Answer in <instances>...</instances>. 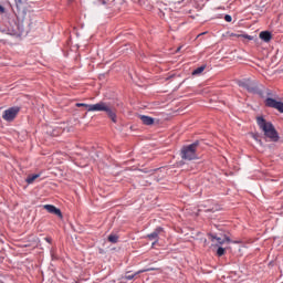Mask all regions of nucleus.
<instances>
[{"mask_svg":"<svg viewBox=\"0 0 283 283\" xmlns=\"http://www.w3.org/2000/svg\"><path fill=\"white\" fill-rule=\"evenodd\" d=\"M256 124L260 129H262L264 138H268L270 143H277V140H280V135L277 134L275 126H273V123L266 122L264 117L259 116L256 117Z\"/></svg>","mask_w":283,"mask_h":283,"instance_id":"obj_1","label":"nucleus"},{"mask_svg":"<svg viewBox=\"0 0 283 283\" xmlns=\"http://www.w3.org/2000/svg\"><path fill=\"white\" fill-rule=\"evenodd\" d=\"M88 111L105 112L106 116L112 120V123H118V109H116V107L112 106L109 103L99 102L93 106H90Z\"/></svg>","mask_w":283,"mask_h":283,"instance_id":"obj_2","label":"nucleus"},{"mask_svg":"<svg viewBox=\"0 0 283 283\" xmlns=\"http://www.w3.org/2000/svg\"><path fill=\"white\" fill-rule=\"evenodd\" d=\"M200 145L199 140H196L195 143L188 145V146H184L181 148V153L180 156L182 158V160H196L198 159V147Z\"/></svg>","mask_w":283,"mask_h":283,"instance_id":"obj_3","label":"nucleus"},{"mask_svg":"<svg viewBox=\"0 0 283 283\" xmlns=\"http://www.w3.org/2000/svg\"><path fill=\"white\" fill-rule=\"evenodd\" d=\"M239 87H243L250 94H260V87H258V82L253 80H242L239 82Z\"/></svg>","mask_w":283,"mask_h":283,"instance_id":"obj_4","label":"nucleus"},{"mask_svg":"<svg viewBox=\"0 0 283 283\" xmlns=\"http://www.w3.org/2000/svg\"><path fill=\"white\" fill-rule=\"evenodd\" d=\"M19 112H21V107L19 106H13L8 109H6L2 114L3 120H7V123H12L19 115Z\"/></svg>","mask_w":283,"mask_h":283,"instance_id":"obj_5","label":"nucleus"},{"mask_svg":"<svg viewBox=\"0 0 283 283\" xmlns=\"http://www.w3.org/2000/svg\"><path fill=\"white\" fill-rule=\"evenodd\" d=\"M265 106L266 107H272V109H277L280 114H283V102H277L276 99L272 97H268L265 99Z\"/></svg>","mask_w":283,"mask_h":283,"instance_id":"obj_6","label":"nucleus"},{"mask_svg":"<svg viewBox=\"0 0 283 283\" xmlns=\"http://www.w3.org/2000/svg\"><path fill=\"white\" fill-rule=\"evenodd\" d=\"M165 232V229L163 227H157L154 232L149 233L146 235V238L148 240H154L153 242V247H155L156 244H158V240H159V235L160 233H164Z\"/></svg>","mask_w":283,"mask_h":283,"instance_id":"obj_7","label":"nucleus"},{"mask_svg":"<svg viewBox=\"0 0 283 283\" xmlns=\"http://www.w3.org/2000/svg\"><path fill=\"white\" fill-rule=\"evenodd\" d=\"M44 209H45V211H48V213H52L53 216H57V218H63V212H61V209L56 208V206L45 205Z\"/></svg>","mask_w":283,"mask_h":283,"instance_id":"obj_8","label":"nucleus"},{"mask_svg":"<svg viewBox=\"0 0 283 283\" xmlns=\"http://www.w3.org/2000/svg\"><path fill=\"white\" fill-rule=\"evenodd\" d=\"M138 118L142 120L143 125H154L155 119L147 115H139Z\"/></svg>","mask_w":283,"mask_h":283,"instance_id":"obj_9","label":"nucleus"},{"mask_svg":"<svg viewBox=\"0 0 283 283\" xmlns=\"http://www.w3.org/2000/svg\"><path fill=\"white\" fill-rule=\"evenodd\" d=\"M259 36L265 43H269V41H271V39H273V35L271 34L270 31H262Z\"/></svg>","mask_w":283,"mask_h":283,"instance_id":"obj_10","label":"nucleus"},{"mask_svg":"<svg viewBox=\"0 0 283 283\" xmlns=\"http://www.w3.org/2000/svg\"><path fill=\"white\" fill-rule=\"evenodd\" d=\"M210 238L211 240H217L219 244H224V242H231V239L227 235H224V238L222 239L216 234H210Z\"/></svg>","mask_w":283,"mask_h":283,"instance_id":"obj_11","label":"nucleus"},{"mask_svg":"<svg viewBox=\"0 0 283 283\" xmlns=\"http://www.w3.org/2000/svg\"><path fill=\"white\" fill-rule=\"evenodd\" d=\"M140 273H145V271H137L133 274H130L129 272H126L125 276L123 277V280H134V277H138V275H140Z\"/></svg>","mask_w":283,"mask_h":283,"instance_id":"obj_12","label":"nucleus"},{"mask_svg":"<svg viewBox=\"0 0 283 283\" xmlns=\"http://www.w3.org/2000/svg\"><path fill=\"white\" fill-rule=\"evenodd\" d=\"M40 177H41L40 174L29 175L25 179V182H28V185H32V182H34L36 178H40Z\"/></svg>","mask_w":283,"mask_h":283,"instance_id":"obj_13","label":"nucleus"},{"mask_svg":"<svg viewBox=\"0 0 283 283\" xmlns=\"http://www.w3.org/2000/svg\"><path fill=\"white\" fill-rule=\"evenodd\" d=\"M207 70V65H201L192 71V76H198V74H202Z\"/></svg>","mask_w":283,"mask_h":283,"instance_id":"obj_14","label":"nucleus"},{"mask_svg":"<svg viewBox=\"0 0 283 283\" xmlns=\"http://www.w3.org/2000/svg\"><path fill=\"white\" fill-rule=\"evenodd\" d=\"M108 242H111L112 244H117L118 242V235L117 234H109L108 238H107Z\"/></svg>","mask_w":283,"mask_h":283,"instance_id":"obj_15","label":"nucleus"},{"mask_svg":"<svg viewBox=\"0 0 283 283\" xmlns=\"http://www.w3.org/2000/svg\"><path fill=\"white\" fill-rule=\"evenodd\" d=\"M76 107H86L87 112H94L90 111V107L94 106V104H85V103H77L75 104Z\"/></svg>","mask_w":283,"mask_h":283,"instance_id":"obj_16","label":"nucleus"},{"mask_svg":"<svg viewBox=\"0 0 283 283\" xmlns=\"http://www.w3.org/2000/svg\"><path fill=\"white\" fill-rule=\"evenodd\" d=\"M224 253H227V250H224V248H222V247L218 248L217 255L219 258H222V255H224Z\"/></svg>","mask_w":283,"mask_h":283,"instance_id":"obj_17","label":"nucleus"},{"mask_svg":"<svg viewBox=\"0 0 283 283\" xmlns=\"http://www.w3.org/2000/svg\"><path fill=\"white\" fill-rule=\"evenodd\" d=\"M239 38L241 39H248V41H253V36L249 34H240Z\"/></svg>","mask_w":283,"mask_h":283,"instance_id":"obj_18","label":"nucleus"},{"mask_svg":"<svg viewBox=\"0 0 283 283\" xmlns=\"http://www.w3.org/2000/svg\"><path fill=\"white\" fill-rule=\"evenodd\" d=\"M224 21H227V23H231V21H233V18H231L230 14H226L224 15Z\"/></svg>","mask_w":283,"mask_h":283,"instance_id":"obj_19","label":"nucleus"},{"mask_svg":"<svg viewBox=\"0 0 283 283\" xmlns=\"http://www.w3.org/2000/svg\"><path fill=\"white\" fill-rule=\"evenodd\" d=\"M142 271H144V273H147L148 271H160V269H158V268H148V269L142 270Z\"/></svg>","mask_w":283,"mask_h":283,"instance_id":"obj_20","label":"nucleus"},{"mask_svg":"<svg viewBox=\"0 0 283 283\" xmlns=\"http://www.w3.org/2000/svg\"><path fill=\"white\" fill-rule=\"evenodd\" d=\"M0 14H6V8L0 4Z\"/></svg>","mask_w":283,"mask_h":283,"instance_id":"obj_21","label":"nucleus"},{"mask_svg":"<svg viewBox=\"0 0 283 283\" xmlns=\"http://www.w3.org/2000/svg\"><path fill=\"white\" fill-rule=\"evenodd\" d=\"M252 138H254V140H260V135H258V134H252Z\"/></svg>","mask_w":283,"mask_h":283,"instance_id":"obj_22","label":"nucleus"},{"mask_svg":"<svg viewBox=\"0 0 283 283\" xmlns=\"http://www.w3.org/2000/svg\"><path fill=\"white\" fill-rule=\"evenodd\" d=\"M44 240H45V242H49V244H52V238L46 237Z\"/></svg>","mask_w":283,"mask_h":283,"instance_id":"obj_23","label":"nucleus"},{"mask_svg":"<svg viewBox=\"0 0 283 283\" xmlns=\"http://www.w3.org/2000/svg\"><path fill=\"white\" fill-rule=\"evenodd\" d=\"M98 1H99V3H102V6H106L107 4V2L105 0H98Z\"/></svg>","mask_w":283,"mask_h":283,"instance_id":"obj_24","label":"nucleus"},{"mask_svg":"<svg viewBox=\"0 0 283 283\" xmlns=\"http://www.w3.org/2000/svg\"><path fill=\"white\" fill-rule=\"evenodd\" d=\"M182 50V46L177 48L176 52H180Z\"/></svg>","mask_w":283,"mask_h":283,"instance_id":"obj_25","label":"nucleus"},{"mask_svg":"<svg viewBox=\"0 0 283 283\" xmlns=\"http://www.w3.org/2000/svg\"><path fill=\"white\" fill-rule=\"evenodd\" d=\"M19 2L21 3V0H19Z\"/></svg>","mask_w":283,"mask_h":283,"instance_id":"obj_26","label":"nucleus"}]
</instances>
